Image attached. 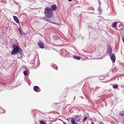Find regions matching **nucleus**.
Wrapping results in <instances>:
<instances>
[{
    "label": "nucleus",
    "mask_w": 124,
    "mask_h": 124,
    "mask_svg": "<svg viewBox=\"0 0 124 124\" xmlns=\"http://www.w3.org/2000/svg\"><path fill=\"white\" fill-rule=\"evenodd\" d=\"M98 3L99 4V6H101V3L100 0H98Z\"/></svg>",
    "instance_id": "nucleus-23"
},
{
    "label": "nucleus",
    "mask_w": 124,
    "mask_h": 124,
    "mask_svg": "<svg viewBox=\"0 0 124 124\" xmlns=\"http://www.w3.org/2000/svg\"><path fill=\"white\" fill-rule=\"evenodd\" d=\"M19 32H20V35H22V32H21V31H22L21 29L19 28Z\"/></svg>",
    "instance_id": "nucleus-25"
},
{
    "label": "nucleus",
    "mask_w": 124,
    "mask_h": 124,
    "mask_svg": "<svg viewBox=\"0 0 124 124\" xmlns=\"http://www.w3.org/2000/svg\"><path fill=\"white\" fill-rule=\"evenodd\" d=\"M72 0H68V1H71Z\"/></svg>",
    "instance_id": "nucleus-39"
},
{
    "label": "nucleus",
    "mask_w": 124,
    "mask_h": 124,
    "mask_svg": "<svg viewBox=\"0 0 124 124\" xmlns=\"http://www.w3.org/2000/svg\"><path fill=\"white\" fill-rule=\"evenodd\" d=\"M89 103H90V104H91V101H89Z\"/></svg>",
    "instance_id": "nucleus-38"
},
{
    "label": "nucleus",
    "mask_w": 124,
    "mask_h": 124,
    "mask_svg": "<svg viewBox=\"0 0 124 124\" xmlns=\"http://www.w3.org/2000/svg\"><path fill=\"white\" fill-rule=\"evenodd\" d=\"M107 96L109 97H110L113 96V94H112L111 93H110L108 94Z\"/></svg>",
    "instance_id": "nucleus-19"
},
{
    "label": "nucleus",
    "mask_w": 124,
    "mask_h": 124,
    "mask_svg": "<svg viewBox=\"0 0 124 124\" xmlns=\"http://www.w3.org/2000/svg\"><path fill=\"white\" fill-rule=\"evenodd\" d=\"M57 9V7L56 5L55 4V11Z\"/></svg>",
    "instance_id": "nucleus-28"
},
{
    "label": "nucleus",
    "mask_w": 124,
    "mask_h": 124,
    "mask_svg": "<svg viewBox=\"0 0 124 124\" xmlns=\"http://www.w3.org/2000/svg\"><path fill=\"white\" fill-rule=\"evenodd\" d=\"M87 117L85 116V117L83 119V121H85L86 120H87Z\"/></svg>",
    "instance_id": "nucleus-24"
},
{
    "label": "nucleus",
    "mask_w": 124,
    "mask_h": 124,
    "mask_svg": "<svg viewBox=\"0 0 124 124\" xmlns=\"http://www.w3.org/2000/svg\"><path fill=\"white\" fill-rule=\"evenodd\" d=\"M114 119H115V120L116 122H117L118 121V120L116 119H115V118H114Z\"/></svg>",
    "instance_id": "nucleus-32"
},
{
    "label": "nucleus",
    "mask_w": 124,
    "mask_h": 124,
    "mask_svg": "<svg viewBox=\"0 0 124 124\" xmlns=\"http://www.w3.org/2000/svg\"><path fill=\"white\" fill-rule=\"evenodd\" d=\"M63 124H67L65 122H63Z\"/></svg>",
    "instance_id": "nucleus-35"
},
{
    "label": "nucleus",
    "mask_w": 124,
    "mask_h": 124,
    "mask_svg": "<svg viewBox=\"0 0 124 124\" xmlns=\"http://www.w3.org/2000/svg\"><path fill=\"white\" fill-rule=\"evenodd\" d=\"M97 10L99 12V13H102V9L101 8V6H99L98 9Z\"/></svg>",
    "instance_id": "nucleus-13"
},
{
    "label": "nucleus",
    "mask_w": 124,
    "mask_h": 124,
    "mask_svg": "<svg viewBox=\"0 0 124 124\" xmlns=\"http://www.w3.org/2000/svg\"><path fill=\"white\" fill-rule=\"evenodd\" d=\"M3 113H5V110H4V109H3Z\"/></svg>",
    "instance_id": "nucleus-33"
},
{
    "label": "nucleus",
    "mask_w": 124,
    "mask_h": 124,
    "mask_svg": "<svg viewBox=\"0 0 124 124\" xmlns=\"http://www.w3.org/2000/svg\"><path fill=\"white\" fill-rule=\"evenodd\" d=\"M54 64H51V66L53 68H54Z\"/></svg>",
    "instance_id": "nucleus-29"
},
{
    "label": "nucleus",
    "mask_w": 124,
    "mask_h": 124,
    "mask_svg": "<svg viewBox=\"0 0 124 124\" xmlns=\"http://www.w3.org/2000/svg\"><path fill=\"white\" fill-rule=\"evenodd\" d=\"M121 2L123 3H124V0H121Z\"/></svg>",
    "instance_id": "nucleus-34"
},
{
    "label": "nucleus",
    "mask_w": 124,
    "mask_h": 124,
    "mask_svg": "<svg viewBox=\"0 0 124 124\" xmlns=\"http://www.w3.org/2000/svg\"><path fill=\"white\" fill-rule=\"evenodd\" d=\"M118 114L120 116H123L124 115V112H120Z\"/></svg>",
    "instance_id": "nucleus-18"
},
{
    "label": "nucleus",
    "mask_w": 124,
    "mask_h": 124,
    "mask_svg": "<svg viewBox=\"0 0 124 124\" xmlns=\"http://www.w3.org/2000/svg\"><path fill=\"white\" fill-rule=\"evenodd\" d=\"M56 121V120H55L54 121L55 122Z\"/></svg>",
    "instance_id": "nucleus-44"
},
{
    "label": "nucleus",
    "mask_w": 124,
    "mask_h": 124,
    "mask_svg": "<svg viewBox=\"0 0 124 124\" xmlns=\"http://www.w3.org/2000/svg\"><path fill=\"white\" fill-rule=\"evenodd\" d=\"M55 24L59 25V24L57 23H55Z\"/></svg>",
    "instance_id": "nucleus-36"
},
{
    "label": "nucleus",
    "mask_w": 124,
    "mask_h": 124,
    "mask_svg": "<svg viewBox=\"0 0 124 124\" xmlns=\"http://www.w3.org/2000/svg\"><path fill=\"white\" fill-rule=\"evenodd\" d=\"M91 124H94V122H92Z\"/></svg>",
    "instance_id": "nucleus-37"
},
{
    "label": "nucleus",
    "mask_w": 124,
    "mask_h": 124,
    "mask_svg": "<svg viewBox=\"0 0 124 124\" xmlns=\"http://www.w3.org/2000/svg\"><path fill=\"white\" fill-rule=\"evenodd\" d=\"M26 81L29 85H30L31 83V82L30 79L29 78H26Z\"/></svg>",
    "instance_id": "nucleus-16"
},
{
    "label": "nucleus",
    "mask_w": 124,
    "mask_h": 124,
    "mask_svg": "<svg viewBox=\"0 0 124 124\" xmlns=\"http://www.w3.org/2000/svg\"><path fill=\"white\" fill-rule=\"evenodd\" d=\"M54 50L56 51H57V50H56L55 49H54Z\"/></svg>",
    "instance_id": "nucleus-41"
},
{
    "label": "nucleus",
    "mask_w": 124,
    "mask_h": 124,
    "mask_svg": "<svg viewBox=\"0 0 124 124\" xmlns=\"http://www.w3.org/2000/svg\"><path fill=\"white\" fill-rule=\"evenodd\" d=\"M38 45L39 47L41 48H43L44 47V43L41 40H39L38 42Z\"/></svg>",
    "instance_id": "nucleus-7"
},
{
    "label": "nucleus",
    "mask_w": 124,
    "mask_h": 124,
    "mask_svg": "<svg viewBox=\"0 0 124 124\" xmlns=\"http://www.w3.org/2000/svg\"><path fill=\"white\" fill-rule=\"evenodd\" d=\"M90 32H89L90 34Z\"/></svg>",
    "instance_id": "nucleus-42"
},
{
    "label": "nucleus",
    "mask_w": 124,
    "mask_h": 124,
    "mask_svg": "<svg viewBox=\"0 0 124 124\" xmlns=\"http://www.w3.org/2000/svg\"><path fill=\"white\" fill-rule=\"evenodd\" d=\"M95 28V24L93 23H91L89 25L88 27V29L89 31H92L94 30Z\"/></svg>",
    "instance_id": "nucleus-4"
},
{
    "label": "nucleus",
    "mask_w": 124,
    "mask_h": 124,
    "mask_svg": "<svg viewBox=\"0 0 124 124\" xmlns=\"http://www.w3.org/2000/svg\"><path fill=\"white\" fill-rule=\"evenodd\" d=\"M100 88V87H99V86H97V87H96V89H95V90H94V91L95 90H96V89H98Z\"/></svg>",
    "instance_id": "nucleus-27"
},
{
    "label": "nucleus",
    "mask_w": 124,
    "mask_h": 124,
    "mask_svg": "<svg viewBox=\"0 0 124 124\" xmlns=\"http://www.w3.org/2000/svg\"><path fill=\"white\" fill-rule=\"evenodd\" d=\"M46 21H47V22H48L50 23H51L53 24H54V22H52L51 21H50V20H48V19H46Z\"/></svg>",
    "instance_id": "nucleus-21"
},
{
    "label": "nucleus",
    "mask_w": 124,
    "mask_h": 124,
    "mask_svg": "<svg viewBox=\"0 0 124 124\" xmlns=\"http://www.w3.org/2000/svg\"><path fill=\"white\" fill-rule=\"evenodd\" d=\"M26 71L27 70H26L23 72V73L24 75L25 76H27V73Z\"/></svg>",
    "instance_id": "nucleus-20"
},
{
    "label": "nucleus",
    "mask_w": 124,
    "mask_h": 124,
    "mask_svg": "<svg viewBox=\"0 0 124 124\" xmlns=\"http://www.w3.org/2000/svg\"><path fill=\"white\" fill-rule=\"evenodd\" d=\"M99 124H104L102 121L100 122L99 123Z\"/></svg>",
    "instance_id": "nucleus-30"
},
{
    "label": "nucleus",
    "mask_w": 124,
    "mask_h": 124,
    "mask_svg": "<svg viewBox=\"0 0 124 124\" xmlns=\"http://www.w3.org/2000/svg\"><path fill=\"white\" fill-rule=\"evenodd\" d=\"M71 124H78V123L76 122L74 119L73 118L71 119Z\"/></svg>",
    "instance_id": "nucleus-12"
},
{
    "label": "nucleus",
    "mask_w": 124,
    "mask_h": 124,
    "mask_svg": "<svg viewBox=\"0 0 124 124\" xmlns=\"http://www.w3.org/2000/svg\"><path fill=\"white\" fill-rule=\"evenodd\" d=\"M98 59H100V58H98Z\"/></svg>",
    "instance_id": "nucleus-40"
},
{
    "label": "nucleus",
    "mask_w": 124,
    "mask_h": 124,
    "mask_svg": "<svg viewBox=\"0 0 124 124\" xmlns=\"http://www.w3.org/2000/svg\"><path fill=\"white\" fill-rule=\"evenodd\" d=\"M54 10V4L51 6V8L47 7L44 9V13L45 16L48 18L52 17L53 15L52 11Z\"/></svg>",
    "instance_id": "nucleus-1"
},
{
    "label": "nucleus",
    "mask_w": 124,
    "mask_h": 124,
    "mask_svg": "<svg viewBox=\"0 0 124 124\" xmlns=\"http://www.w3.org/2000/svg\"><path fill=\"white\" fill-rule=\"evenodd\" d=\"M109 56H110V59L112 63H115L116 60V57L115 54H113Z\"/></svg>",
    "instance_id": "nucleus-5"
},
{
    "label": "nucleus",
    "mask_w": 124,
    "mask_h": 124,
    "mask_svg": "<svg viewBox=\"0 0 124 124\" xmlns=\"http://www.w3.org/2000/svg\"><path fill=\"white\" fill-rule=\"evenodd\" d=\"M33 90L37 92H39L41 91L40 88L37 86H35L34 87Z\"/></svg>",
    "instance_id": "nucleus-9"
},
{
    "label": "nucleus",
    "mask_w": 124,
    "mask_h": 124,
    "mask_svg": "<svg viewBox=\"0 0 124 124\" xmlns=\"http://www.w3.org/2000/svg\"><path fill=\"white\" fill-rule=\"evenodd\" d=\"M60 40L59 36H55V40Z\"/></svg>",
    "instance_id": "nucleus-17"
},
{
    "label": "nucleus",
    "mask_w": 124,
    "mask_h": 124,
    "mask_svg": "<svg viewBox=\"0 0 124 124\" xmlns=\"http://www.w3.org/2000/svg\"><path fill=\"white\" fill-rule=\"evenodd\" d=\"M58 69V67L55 64V69L57 70Z\"/></svg>",
    "instance_id": "nucleus-26"
},
{
    "label": "nucleus",
    "mask_w": 124,
    "mask_h": 124,
    "mask_svg": "<svg viewBox=\"0 0 124 124\" xmlns=\"http://www.w3.org/2000/svg\"><path fill=\"white\" fill-rule=\"evenodd\" d=\"M73 58L74 59L78 60H79L81 59L80 57L77 56H73Z\"/></svg>",
    "instance_id": "nucleus-14"
},
{
    "label": "nucleus",
    "mask_w": 124,
    "mask_h": 124,
    "mask_svg": "<svg viewBox=\"0 0 124 124\" xmlns=\"http://www.w3.org/2000/svg\"><path fill=\"white\" fill-rule=\"evenodd\" d=\"M73 118L74 119L75 121L76 120L77 122H79L80 121V116L79 115H76L75 116L74 118L73 117H72L71 119H72Z\"/></svg>",
    "instance_id": "nucleus-6"
},
{
    "label": "nucleus",
    "mask_w": 124,
    "mask_h": 124,
    "mask_svg": "<svg viewBox=\"0 0 124 124\" xmlns=\"http://www.w3.org/2000/svg\"><path fill=\"white\" fill-rule=\"evenodd\" d=\"M117 23L116 22H115L113 23L112 24V27L117 28Z\"/></svg>",
    "instance_id": "nucleus-11"
},
{
    "label": "nucleus",
    "mask_w": 124,
    "mask_h": 124,
    "mask_svg": "<svg viewBox=\"0 0 124 124\" xmlns=\"http://www.w3.org/2000/svg\"><path fill=\"white\" fill-rule=\"evenodd\" d=\"M17 56H18L17 57V58L20 59H22L24 55L23 54L22 52V51L19 53H17Z\"/></svg>",
    "instance_id": "nucleus-8"
},
{
    "label": "nucleus",
    "mask_w": 124,
    "mask_h": 124,
    "mask_svg": "<svg viewBox=\"0 0 124 124\" xmlns=\"http://www.w3.org/2000/svg\"><path fill=\"white\" fill-rule=\"evenodd\" d=\"M13 17L14 20L17 23H19V20L18 18L16 16H13Z\"/></svg>",
    "instance_id": "nucleus-10"
},
{
    "label": "nucleus",
    "mask_w": 124,
    "mask_h": 124,
    "mask_svg": "<svg viewBox=\"0 0 124 124\" xmlns=\"http://www.w3.org/2000/svg\"><path fill=\"white\" fill-rule=\"evenodd\" d=\"M14 49L11 52V54L14 55L15 54L19 53L22 51L21 49L16 44H14L12 46Z\"/></svg>",
    "instance_id": "nucleus-2"
},
{
    "label": "nucleus",
    "mask_w": 124,
    "mask_h": 124,
    "mask_svg": "<svg viewBox=\"0 0 124 124\" xmlns=\"http://www.w3.org/2000/svg\"><path fill=\"white\" fill-rule=\"evenodd\" d=\"M92 13L93 14V13Z\"/></svg>",
    "instance_id": "nucleus-43"
},
{
    "label": "nucleus",
    "mask_w": 124,
    "mask_h": 124,
    "mask_svg": "<svg viewBox=\"0 0 124 124\" xmlns=\"http://www.w3.org/2000/svg\"><path fill=\"white\" fill-rule=\"evenodd\" d=\"M113 88L114 89H116L118 87V84H115L112 85Z\"/></svg>",
    "instance_id": "nucleus-15"
},
{
    "label": "nucleus",
    "mask_w": 124,
    "mask_h": 124,
    "mask_svg": "<svg viewBox=\"0 0 124 124\" xmlns=\"http://www.w3.org/2000/svg\"><path fill=\"white\" fill-rule=\"evenodd\" d=\"M104 56H102V57H101L100 58V59H102L103 58H104Z\"/></svg>",
    "instance_id": "nucleus-31"
},
{
    "label": "nucleus",
    "mask_w": 124,
    "mask_h": 124,
    "mask_svg": "<svg viewBox=\"0 0 124 124\" xmlns=\"http://www.w3.org/2000/svg\"><path fill=\"white\" fill-rule=\"evenodd\" d=\"M40 124H46L45 122L42 120L40 121Z\"/></svg>",
    "instance_id": "nucleus-22"
},
{
    "label": "nucleus",
    "mask_w": 124,
    "mask_h": 124,
    "mask_svg": "<svg viewBox=\"0 0 124 124\" xmlns=\"http://www.w3.org/2000/svg\"><path fill=\"white\" fill-rule=\"evenodd\" d=\"M107 53L108 55L112 54V50L110 45L108 46L107 50Z\"/></svg>",
    "instance_id": "nucleus-3"
}]
</instances>
